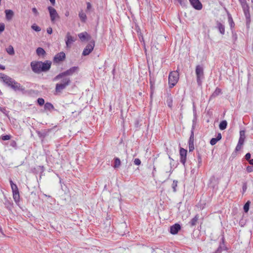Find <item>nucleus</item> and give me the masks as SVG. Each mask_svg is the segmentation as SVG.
Listing matches in <instances>:
<instances>
[{
    "mask_svg": "<svg viewBox=\"0 0 253 253\" xmlns=\"http://www.w3.org/2000/svg\"><path fill=\"white\" fill-rule=\"evenodd\" d=\"M0 79L5 84L10 87L14 91H19L22 92H24L25 88L10 77L3 73H0Z\"/></svg>",
    "mask_w": 253,
    "mask_h": 253,
    "instance_id": "1",
    "label": "nucleus"
},
{
    "mask_svg": "<svg viewBox=\"0 0 253 253\" xmlns=\"http://www.w3.org/2000/svg\"><path fill=\"white\" fill-rule=\"evenodd\" d=\"M61 79V82L56 84L55 85V90L56 93H61L71 83L70 78H64Z\"/></svg>",
    "mask_w": 253,
    "mask_h": 253,
    "instance_id": "2",
    "label": "nucleus"
},
{
    "mask_svg": "<svg viewBox=\"0 0 253 253\" xmlns=\"http://www.w3.org/2000/svg\"><path fill=\"white\" fill-rule=\"evenodd\" d=\"M77 69V67H73L66 71L62 72L56 76L53 79V81L55 82L64 78H67L66 76L72 75L76 72Z\"/></svg>",
    "mask_w": 253,
    "mask_h": 253,
    "instance_id": "3",
    "label": "nucleus"
},
{
    "mask_svg": "<svg viewBox=\"0 0 253 253\" xmlns=\"http://www.w3.org/2000/svg\"><path fill=\"white\" fill-rule=\"evenodd\" d=\"M197 82L199 86L202 85V80L204 78V69L201 65H197L195 70Z\"/></svg>",
    "mask_w": 253,
    "mask_h": 253,
    "instance_id": "4",
    "label": "nucleus"
},
{
    "mask_svg": "<svg viewBox=\"0 0 253 253\" xmlns=\"http://www.w3.org/2000/svg\"><path fill=\"white\" fill-rule=\"evenodd\" d=\"M179 79V73L177 71L171 72L169 77V83L170 87H173L177 83Z\"/></svg>",
    "mask_w": 253,
    "mask_h": 253,
    "instance_id": "5",
    "label": "nucleus"
},
{
    "mask_svg": "<svg viewBox=\"0 0 253 253\" xmlns=\"http://www.w3.org/2000/svg\"><path fill=\"white\" fill-rule=\"evenodd\" d=\"M51 61L49 60H46L44 62L39 61V64H40V73L48 71L51 67Z\"/></svg>",
    "mask_w": 253,
    "mask_h": 253,
    "instance_id": "6",
    "label": "nucleus"
},
{
    "mask_svg": "<svg viewBox=\"0 0 253 253\" xmlns=\"http://www.w3.org/2000/svg\"><path fill=\"white\" fill-rule=\"evenodd\" d=\"M171 169L170 168L169 170H168L166 169L163 170L161 172V175H160V178H161V181L162 182H164L167 180L169 179L171 173H172V171L171 170Z\"/></svg>",
    "mask_w": 253,
    "mask_h": 253,
    "instance_id": "7",
    "label": "nucleus"
},
{
    "mask_svg": "<svg viewBox=\"0 0 253 253\" xmlns=\"http://www.w3.org/2000/svg\"><path fill=\"white\" fill-rule=\"evenodd\" d=\"M66 58L65 54L64 52L62 51L57 54H56L53 60V62L54 63H59L63 61Z\"/></svg>",
    "mask_w": 253,
    "mask_h": 253,
    "instance_id": "8",
    "label": "nucleus"
},
{
    "mask_svg": "<svg viewBox=\"0 0 253 253\" xmlns=\"http://www.w3.org/2000/svg\"><path fill=\"white\" fill-rule=\"evenodd\" d=\"M94 47V42H90L88 43L84 49L83 55L86 56L88 55L93 49Z\"/></svg>",
    "mask_w": 253,
    "mask_h": 253,
    "instance_id": "9",
    "label": "nucleus"
},
{
    "mask_svg": "<svg viewBox=\"0 0 253 253\" xmlns=\"http://www.w3.org/2000/svg\"><path fill=\"white\" fill-rule=\"evenodd\" d=\"M76 40V38L72 36L69 32H68L66 36V44L67 47H70L72 44Z\"/></svg>",
    "mask_w": 253,
    "mask_h": 253,
    "instance_id": "10",
    "label": "nucleus"
},
{
    "mask_svg": "<svg viewBox=\"0 0 253 253\" xmlns=\"http://www.w3.org/2000/svg\"><path fill=\"white\" fill-rule=\"evenodd\" d=\"M187 151L182 148H180L179 153L180 156V162L185 166L186 161V156H187Z\"/></svg>",
    "mask_w": 253,
    "mask_h": 253,
    "instance_id": "11",
    "label": "nucleus"
},
{
    "mask_svg": "<svg viewBox=\"0 0 253 253\" xmlns=\"http://www.w3.org/2000/svg\"><path fill=\"white\" fill-rule=\"evenodd\" d=\"M32 71L36 74H40V64L39 61H32L30 64Z\"/></svg>",
    "mask_w": 253,
    "mask_h": 253,
    "instance_id": "12",
    "label": "nucleus"
},
{
    "mask_svg": "<svg viewBox=\"0 0 253 253\" xmlns=\"http://www.w3.org/2000/svg\"><path fill=\"white\" fill-rule=\"evenodd\" d=\"M222 241L220 243L219 245L217 250L213 253H221L223 251L227 250V248L224 244V238L222 237Z\"/></svg>",
    "mask_w": 253,
    "mask_h": 253,
    "instance_id": "13",
    "label": "nucleus"
},
{
    "mask_svg": "<svg viewBox=\"0 0 253 253\" xmlns=\"http://www.w3.org/2000/svg\"><path fill=\"white\" fill-rule=\"evenodd\" d=\"M192 6L197 10L202 8V4L199 0H189Z\"/></svg>",
    "mask_w": 253,
    "mask_h": 253,
    "instance_id": "14",
    "label": "nucleus"
},
{
    "mask_svg": "<svg viewBox=\"0 0 253 253\" xmlns=\"http://www.w3.org/2000/svg\"><path fill=\"white\" fill-rule=\"evenodd\" d=\"M180 228V225L178 223H175V224L170 227V232L172 234H176L178 232Z\"/></svg>",
    "mask_w": 253,
    "mask_h": 253,
    "instance_id": "15",
    "label": "nucleus"
},
{
    "mask_svg": "<svg viewBox=\"0 0 253 253\" xmlns=\"http://www.w3.org/2000/svg\"><path fill=\"white\" fill-rule=\"evenodd\" d=\"M215 28L218 29L220 33L222 35L225 34V26L224 25L219 21H216V26Z\"/></svg>",
    "mask_w": 253,
    "mask_h": 253,
    "instance_id": "16",
    "label": "nucleus"
},
{
    "mask_svg": "<svg viewBox=\"0 0 253 253\" xmlns=\"http://www.w3.org/2000/svg\"><path fill=\"white\" fill-rule=\"evenodd\" d=\"M221 137H222V136H221V133H218L215 138H212L211 139V140L210 141V144L211 145H215L217 142V141H218L219 140H220L221 139Z\"/></svg>",
    "mask_w": 253,
    "mask_h": 253,
    "instance_id": "17",
    "label": "nucleus"
},
{
    "mask_svg": "<svg viewBox=\"0 0 253 253\" xmlns=\"http://www.w3.org/2000/svg\"><path fill=\"white\" fill-rule=\"evenodd\" d=\"M172 98L171 97V94L170 93H168L167 96L166 102L168 106L170 108L172 106Z\"/></svg>",
    "mask_w": 253,
    "mask_h": 253,
    "instance_id": "18",
    "label": "nucleus"
},
{
    "mask_svg": "<svg viewBox=\"0 0 253 253\" xmlns=\"http://www.w3.org/2000/svg\"><path fill=\"white\" fill-rule=\"evenodd\" d=\"M195 119L193 120V126H192V130L191 131V135H190V138H189V143H194V127H195Z\"/></svg>",
    "mask_w": 253,
    "mask_h": 253,
    "instance_id": "19",
    "label": "nucleus"
},
{
    "mask_svg": "<svg viewBox=\"0 0 253 253\" xmlns=\"http://www.w3.org/2000/svg\"><path fill=\"white\" fill-rule=\"evenodd\" d=\"M78 37L83 42L87 40V37H89V35L86 32H83L79 34Z\"/></svg>",
    "mask_w": 253,
    "mask_h": 253,
    "instance_id": "20",
    "label": "nucleus"
},
{
    "mask_svg": "<svg viewBox=\"0 0 253 253\" xmlns=\"http://www.w3.org/2000/svg\"><path fill=\"white\" fill-rule=\"evenodd\" d=\"M199 216L198 214H197L195 216L194 218H193L191 221L189 222V224L191 227H193L196 225L197 222L199 219Z\"/></svg>",
    "mask_w": 253,
    "mask_h": 253,
    "instance_id": "21",
    "label": "nucleus"
},
{
    "mask_svg": "<svg viewBox=\"0 0 253 253\" xmlns=\"http://www.w3.org/2000/svg\"><path fill=\"white\" fill-rule=\"evenodd\" d=\"M36 53L38 56H43L46 53L45 50L42 47L37 48Z\"/></svg>",
    "mask_w": 253,
    "mask_h": 253,
    "instance_id": "22",
    "label": "nucleus"
},
{
    "mask_svg": "<svg viewBox=\"0 0 253 253\" xmlns=\"http://www.w3.org/2000/svg\"><path fill=\"white\" fill-rule=\"evenodd\" d=\"M13 193V197L14 200V201L17 203L19 202L20 199V195L19 191L16 192H12Z\"/></svg>",
    "mask_w": 253,
    "mask_h": 253,
    "instance_id": "23",
    "label": "nucleus"
},
{
    "mask_svg": "<svg viewBox=\"0 0 253 253\" xmlns=\"http://www.w3.org/2000/svg\"><path fill=\"white\" fill-rule=\"evenodd\" d=\"M227 126V123L226 121L223 120L220 123L219 127L220 130H224L226 128Z\"/></svg>",
    "mask_w": 253,
    "mask_h": 253,
    "instance_id": "24",
    "label": "nucleus"
},
{
    "mask_svg": "<svg viewBox=\"0 0 253 253\" xmlns=\"http://www.w3.org/2000/svg\"><path fill=\"white\" fill-rule=\"evenodd\" d=\"M243 8L245 14V16H250L249 6L246 4H244L243 5Z\"/></svg>",
    "mask_w": 253,
    "mask_h": 253,
    "instance_id": "25",
    "label": "nucleus"
},
{
    "mask_svg": "<svg viewBox=\"0 0 253 253\" xmlns=\"http://www.w3.org/2000/svg\"><path fill=\"white\" fill-rule=\"evenodd\" d=\"M221 93V90L219 88H216L212 93L211 97L214 98L219 95Z\"/></svg>",
    "mask_w": 253,
    "mask_h": 253,
    "instance_id": "26",
    "label": "nucleus"
},
{
    "mask_svg": "<svg viewBox=\"0 0 253 253\" xmlns=\"http://www.w3.org/2000/svg\"><path fill=\"white\" fill-rule=\"evenodd\" d=\"M121 161L119 158H115L114 159V168L115 169L118 168L121 166Z\"/></svg>",
    "mask_w": 253,
    "mask_h": 253,
    "instance_id": "27",
    "label": "nucleus"
},
{
    "mask_svg": "<svg viewBox=\"0 0 253 253\" xmlns=\"http://www.w3.org/2000/svg\"><path fill=\"white\" fill-rule=\"evenodd\" d=\"M9 182L10 183V186L12 189V192L19 191L17 185L13 182L11 179L10 180Z\"/></svg>",
    "mask_w": 253,
    "mask_h": 253,
    "instance_id": "28",
    "label": "nucleus"
},
{
    "mask_svg": "<svg viewBox=\"0 0 253 253\" xmlns=\"http://www.w3.org/2000/svg\"><path fill=\"white\" fill-rule=\"evenodd\" d=\"M44 109L50 111L51 110L54 109V106L51 103L49 102H46L44 104Z\"/></svg>",
    "mask_w": 253,
    "mask_h": 253,
    "instance_id": "29",
    "label": "nucleus"
},
{
    "mask_svg": "<svg viewBox=\"0 0 253 253\" xmlns=\"http://www.w3.org/2000/svg\"><path fill=\"white\" fill-rule=\"evenodd\" d=\"M48 11L50 14V16H56L57 14L56 10L52 7H48Z\"/></svg>",
    "mask_w": 253,
    "mask_h": 253,
    "instance_id": "30",
    "label": "nucleus"
},
{
    "mask_svg": "<svg viewBox=\"0 0 253 253\" xmlns=\"http://www.w3.org/2000/svg\"><path fill=\"white\" fill-rule=\"evenodd\" d=\"M6 51L9 55H12L14 54V48L11 45H9L6 48Z\"/></svg>",
    "mask_w": 253,
    "mask_h": 253,
    "instance_id": "31",
    "label": "nucleus"
},
{
    "mask_svg": "<svg viewBox=\"0 0 253 253\" xmlns=\"http://www.w3.org/2000/svg\"><path fill=\"white\" fill-rule=\"evenodd\" d=\"M250 202L248 201L244 206V211L245 212H248L249 210V207L250 205Z\"/></svg>",
    "mask_w": 253,
    "mask_h": 253,
    "instance_id": "32",
    "label": "nucleus"
},
{
    "mask_svg": "<svg viewBox=\"0 0 253 253\" xmlns=\"http://www.w3.org/2000/svg\"><path fill=\"white\" fill-rule=\"evenodd\" d=\"M31 28L33 30L36 32H40L41 30V28L35 24H33Z\"/></svg>",
    "mask_w": 253,
    "mask_h": 253,
    "instance_id": "33",
    "label": "nucleus"
},
{
    "mask_svg": "<svg viewBox=\"0 0 253 253\" xmlns=\"http://www.w3.org/2000/svg\"><path fill=\"white\" fill-rule=\"evenodd\" d=\"M177 183H178V181L176 180H174L173 181V183L172 184V188L173 189V191L174 192H175L176 191V187L177 186Z\"/></svg>",
    "mask_w": 253,
    "mask_h": 253,
    "instance_id": "34",
    "label": "nucleus"
},
{
    "mask_svg": "<svg viewBox=\"0 0 253 253\" xmlns=\"http://www.w3.org/2000/svg\"><path fill=\"white\" fill-rule=\"evenodd\" d=\"M5 16H13L14 14L13 11L10 9L5 10Z\"/></svg>",
    "mask_w": 253,
    "mask_h": 253,
    "instance_id": "35",
    "label": "nucleus"
},
{
    "mask_svg": "<svg viewBox=\"0 0 253 253\" xmlns=\"http://www.w3.org/2000/svg\"><path fill=\"white\" fill-rule=\"evenodd\" d=\"M11 138V135H2L0 137V138L4 141L9 140Z\"/></svg>",
    "mask_w": 253,
    "mask_h": 253,
    "instance_id": "36",
    "label": "nucleus"
},
{
    "mask_svg": "<svg viewBox=\"0 0 253 253\" xmlns=\"http://www.w3.org/2000/svg\"><path fill=\"white\" fill-rule=\"evenodd\" d=\"M174 1L175 2H178L181 5H184L187 2V0H174Z\"/></svg>",
    "mask_w": 253,
    "mask_h": 253,
    "instance_id": "37",
    "label": "nucleus"
},
{
    "mask_svg": "<svg viewBox=\"0 0 253 253\" xmlns=\"http://www.w3.org/2000/svg\"><path fill=\"white\" fill-rule=\"evenodd\" d=\"M37 101H38V103L40 106H42L44 104V100L42 98H38Z\"/></svg>",
    "mask_w": 253,
    "mask_h": 253,
    "instance_id": "38",
    "label": "nucleus"
},
{
    "mask_svg": "<svg viewBox=\"0 0 253 253\" xmlns=\"http://www.w3.org/2000/svg\"><path fill=\"white\" fill-rule=\"evenodd\" d=\"M228 21L229 22L231 28L233 27L234 26V23L232 18V17H228Z\"/></svg>",
    "mask_w": 253,
    "mask_h": 253,
    "instance_id": "39",
    "label": "nucleus"
},
{
    "mask_svg": "<svg viewBox=\"0 0 253 253\" xmlns=\"http://www.w3.org/2000/svg\"><path fill=\"white\" fill-rule=\"evenodd\" d=\"M188 143H189V151L191 152V151H193V150L194 149V143H189V142H188Z\"/></svg>",
    "mask_w": 253,
    "mask_h": 253,
    "instance_id": "40",
    "label": "nucleus"
},
{
    "mask_svg": "<svg viewBox=\"0 0 253 253\" xmlns=\"http://www.w3.org/2000/svg\"><path fill=\"white\" fill-rule=\"evenodd\" d=\"M5 29V25L3 23H0V34H1Z\"/></svg>",
    "mask_w": 253,
    "mask_h": 253,
    "instance_id": "41",
    "label": "nucleus"
},
{
    "mask_svg": "<svg viewBox=\"0 0 253 253\" xmlns=\"http://www.w3.org/2000/svg\"><path fill=\"white\" fill-rule=\"evenodd\" d=\"M134 164L136 166H139L141 164V161L138 158H136L134 160Z\"/></svg>",
    "mask_w": 253,
    "mask_h": 253,
    "instance_id": "42",
    "label": "nucleus"
},
{
    "mask_svg": "<svg viewBox=\"0 0 253 253\" xmlns=\"http://www.w3.org/2000/svg\"><path fill=\"white\" fill-rule=\"evenodd\" d=\"M246 169H247V171H248V172H251L253 171V166H247L246 168Z\"/></svg>",
    "mask_w": 253,
    "mask_h": 253,
    "instance_id": "43",
    "label": "nucleus"
},
{
    "mask_svg": "<svg viewBox=\"0 0 253 253\" xmlns=\"http://www.w3.org/2000/svg\"><path fill=\"white\" fill-rule=\"evenodd\" d=\"M10 145L14 148H17V143H16V141L14 140H12L11 141Z\"/></svg>",
    "mask_w": 253,
    "mask_h": 253,
    "instance_id": "44",
    "label": "nucleus"
},
{
    "mask_svg": "<svg viewBox=\"0 0 253 253\" xmlns=\"http://www.w3.org/2000/svg\"><path fill=\"white\" fill-rule=\"evenodd\" d=\"M247 189V183L244 182V183H243V187H242V189H243V193H244V192H245V191H246Z\"/></svg>",
    "mask_w": 253,
    "mask_h": 253,
    "instance_id": "45",
    "label": "nucleus"
},
{
    "mask_svg": "<svg viewBox=\"0 0 253 253\" xmlns=\"http://www.w3.org/2000/svg\"><path fill=\"white\" fill-rule=\"evenodd\" d=\"M251 155L250 153H248L246 154L245 157L247 161H249L251 159Z\"/></svg>",
    "mask_w": 253,
    "mask_h": 253,
    "instance_id": "46",
    "label": "nucleus"
},
{
    "mask_svg": "<svg viewBox=\"0 0 253 253\" xmlns=\"http://www.w3.org/2000/svg\"><path fill=\"white\" fill-rule=\"evenodd\" d=\"M198 161L199 165L200 166L202 163V158L201 155L199 153L198 154Z\"/></svg>",
    "mask_w": 253,
    "mask_h": 253,
    "instance_id": "47",
    "label": "nucleus"
},
{
    "mask_svg": "<svg viewBox=\"0 0 253 253\" xmlns=\"http://www.w3.org/2000/svg\"><path fill=\"white\" fill-rule=\"evenodd\" d=\"M244 141V138L242 137H240L238 141V144L243 145Z\"/></svg>",
    "mask_w": 253,
    "mask_h": 253,
    "instance_id": "48",
    "label": "nucleus"
},
{
    "mask_svg": "<svg viewBox=\"0 0 253 253\" xmlns=\"http://www.w3.org/2000/svg\"><path fill=\"white\" fill-rule=\"evenodd\" d=\"M38 135H39V136L40 137H45V136L46 135V133H45V132H44V133H42V132H40V131H39V132H38Z\"/></svg>",
    "mask_w": 253,
    "mask_h": 253,
    "instance_id": "49",
    "label": "nucleus"
},
{
    "mask_svg": "<svg viewBox=\"0 0 253 253\" xmlns=\"http://www.w3.org/2000/svg\"><path fill=\"white\" fill-rule=\"evenodd\" d=\"M32 12H33V14H35V15H37L38 14V10L37 9H36V8L35 7H33L32 9Z\"/></svg>",
    "mask_w": 253,
    "mask_h": 253,
    "instance_id": "50",
    "label": "nucleus"
},
{
    "mask_svg": "<svg viewBox=\"0 0 253 253\" xmlns=\"http://www.w3.org/2000/svg\"><path fill=\"white\" fill-rule=\"evenodd\" d=\"M47 33L48 34H51L52 33V29L51 27H48V28H47Z\"/></svg>",
    "mask_w": 253,
    "mask_h": 253,
    "instance_id": "51",
    "label": "nucleus"
},
{
    "mask_svg": "<svg viewBox=\"0 0 253 253\" xmlns=\"http://www.w3.org/2000/svg\"><path fill=\"white\" fill-rule=\"evenodd\" d=\"M135 29H136V32H137L138 35H139L140 33H141L140 31V28L138 26H136Z\"/></svg>",
    "mask_w": 253,
    "mask_h": 253,
    "instance_id": "52",
    "label": "nucleus"
},
{
    "mask_svg": "<svg viewBox=\"0 0 253 253\" xmlns=\"http://www.w3.org/2000/svg\"><path fill=\"white\" fill-rule=\"evenodd\" d=\"M241 145H241V144H238L236 147V151H239L241 148Z\"/></svg>",
    "mask_w": 253,
    "mask_h": 253,
    "instance_id": "53",
    "label": "nucleus"
},
{
    "mask_svg": "<svg viewBox=\"0 0 253 253\" xmlns=\"http://www.w3.org/2000/svg\"><path fill=\"white\" fill-rule=\"evenodd\" d=\"M138 37L140 42H141L142 41H143V37L141 33H140L139 35H138Z\"/></svg>",
    "mask_w": 253,
    "mask_h": 253,
    "instance_id": "54",
    "label": "nucleus"
},
{
    "mask_svg": "<svg viewBox=\"0 0 253 253\" xmlns=\"http://www.w3.org/2000/svg\"><path fill=\"white\" fill-rule=\"evenodd\" d=\"M240 137H245V131L241 130L240 131Z\"/></svg>",
    "mask_w": 253,
    "mask_h": 253,
    "instance_id": "55",
    "label": "nucleus"
},
{
    "mask_svg": "<svg viewBox=\"0 0 253 253\" xmlns=\"http://www.w3.org/2000/svg\"><path fill=\"white\" fill-rule=\"evenodd\" d=\"M57 17L58 18L59 17H51V21L53 23H55L56 18H57Z\"/></svg>",
    "mask_w": 253,
    "mask_h": 253,
    "instance_id": "56",
    "label": "nucleus"
},
{
    "mask_svg": "<svg viewBox=\"0 0 253 253\" xmlns=\"http://www.w3.org/2000/svg\"><path fill=\"white\" fill-rule=\"evenodd\" d=\"M193 112H194V116H195V120H196V107L195 106V105H193Z\"/></svg>",
    "mask_w": 253,
    "mask_h": 253,
    "instance_id": "57",
    "label": "nucleus"
},
{
    "mask_svg": "<svg viewBox=\"0 0 253 253\" xmlns=\"http://www.w3.org/2000/svg\"><path fill=\"white\" fill-rule=\"evenodd\" d=\"M0 232L1 233V234L3 236H5V234H4L3 233V230L1 228V227L0 226Z\"/></svg>",
    "mask_w": 253,
    "mask_h": 253,
    "instance_id": "58",
    "label": "nucleus"
},
{
    "mask_svg": "<svg viewBox=\"0 0 253 253\" xmlns=\"http://www.w3.org/2000/svg\"><path fill=\"white\" fill-rule=\"evenodd\" d=\"M249 164L251 165H253V159H250L249 161H248Z\"/></svg>",
    "mask_w": 253,
    "mask_h": 253,
    "instance_id": "59",
    "label": "nucleus"
},
{
    "mask_svg": "<svg viewBox=\"0 0 253 253\" xmlns=\"http://www.w3.org/2000/svg\"><path fill=\"white\" fill-rule=\"evenodd\" d=\"M156 171V169L155 167H154L153 172H152V175L154 176V173Z\"/></svg>",
    "mask_w": 253,
    "mask_h": 253,
    "instance_id": "60",
    "label": "nucleus"
},
{
    "mask_svg": "<svg viewBox=\"0 0 253 253\" xmlns=\"http://www.w3.org/2000/svg\"><path fill=\"white\" fill-rule=\"evenodd\" d=\"M91 7V4L89 2L87 3V8L89 9Z\"/></svg>",
    "mask_w": 253,
    "mask_h": 253,
    "instance_id": "61",
    "label": "nucleus"
},
{
    "mask_svg": "<svg viewBox=\"0 0 253 253\" xmlns=\"http://www.w3.org/2000/svg\"><path fill=\"white\" fill-rule=\"evenodd\" d=\"M49 1H50V2L51 3V4L53 5H54V4L55 3V0H49Z\"/></svg>",
    "mask_w": 253,
    "mask_h": 253,
    "instance_id": "62",
    "label": "nucleus"
},
{
    "mask_svg": "<svg viewBox=\"0 0 253 253\" xmlns=\"http://www.w3.org/2000/svg\"><path fill=\"white\" fill-rule=\"evenodd\" d=\"M81 17L82 18L81 20H82V21H84H84H85V19H86V17H84V16Z\"/></svg>",
    "mask_w": 253,
    "mask_h": 253,
    "instance_id": "63",
    "label": "nucleus"
},
{
    "mask_svg": "<svg viewBox=\"0 0 253 253\" xmlns=\"http://www.w3.org/2000/svg\"><path fill=\"white\" fill-rule=\"evenodd\" d=\"M0 69H1V70H4L5 69V66L0 64Z\"/></svg>",
    "mask_w": 253,
    "mask_h": 253,
    "instance_id": "64",
    "label": "nucleus"
}]
</instances>
